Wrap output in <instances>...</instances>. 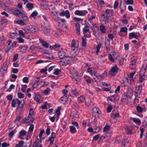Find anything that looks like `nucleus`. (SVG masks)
Listing matches in <instances>:
<instances>
[{"label": "nucleus", "mask_w": 147, "mask_h": 147, "mask_svg": "<svg viewBox=\"0 0 147 147\" xmlns=\"http://www.w3.org/2000/svg\"><path fill=\"white\" fill-rule=\"evenodd\" d=\"M36 28L32 26H28L25 27L23 30L26 34L33 33L36 32Z\"/></svg>", "instance_id": "1"}, {"label": "nucleus", "mask_w": 147, "mask_h": 147, "mask_svg": "<svg viewBox=\"0 0 147 147\" xmlns=\"http://www.w3.org/2000/svg\"><path fill=\"white\" fill-rule=\"evenodd\" d=\"M101 20L106 22H109V21H111L113 19V16L102 13L101 16Z\"/></svg>", "instance_id": "2"}, {"label": "nucleus", "mask_w": 147, "mask_h": 147, "mask_svg": "<svg viewBox=\"0 0 147 147\" xmlns=\"http://www.w3.org/2000/svg\"><path fill=\"white\" fill-rule=\"evenodd\" d=\"M41 27L42 30L45 34L48 35L49 34L50 29L47 22L46 23H43Z\"/></svg>", "instance_id": "3"}, {"label": "nucleus", "mask_w": 147, "mask_h": 147, "mask_svg": "<svg viewBox=\"0 0 147 147\" xmlns=\"http://www.w3.org/2000/svg\"><path fill=\"white\" fill-rule=\"evenodd\" d=\"M119 69L117 68L116 65H115L114 67H112L111 70L109 72V75L111 77H113L115 75L114 74L117 73Z\"/></svg>", "instance_id": "4"}, {"label": "nucleus", "mask_w": 147, "mask_h": 147, "mask_svg": "<svg viewBox=\"0 0 147 147\" xmlns=\"http://www.w3.org/2000/svg\"><path fill=\"white\" fill-rule=\"evenodd\" d=\"M51 13V16L52 18L55 20L57 21H59L60 20V19L58 17V15L54 9H52L50 10Z\"/></svg>", "instance_id": "5"}, {"label": "nucleus", "mask_w": 147, "mask_h": 147, "mask_svg": "<svg viewBox=\"0 0 147 147\" xmlns=\"http://www.w3.org/2000/svg\"><path fill=\"white\" fill-rule=\"evenodd\" d=\"M142 84H139L137 83L136 85L135 92L137 94H140L141 93L142 90Z\"/></svg>", "instance_id": "6"}, {"label": "nucleus", "mask_w": 147, "mask_h": 147, "mask_svg": "<svg viewBox=\"0 0 147 147\" xmlns=\"http://www.w3.org/2000/svg\"><path fill=\"white\" fill-rule=\"evenodd\" d=\"M129 94L127 93H125L123 94L122 97L121 101L123 103L127 102L128 101V98H129Z\"/></svg>", "instance_id": "7"}, {"label": "nucleus", "mask_w": 147, "mask_h": 147, "mask_svg": "<svg viewBox=\"0 0 147 147\" xmlns=\"http://www.w3.org/2000/svg\"><path fill=\"white\" fill-rule=\"evenodd\" d=\"M109 98L111 101H113L115 103H116L119 100V98L117 94H115L110 96Z\"/></svg>", "instance_id": "8"}, {"label": "nucleus", "mask_w": 147, "mask_h": 147, "mask_svg": "<svg viewBox=\"0 0 147 147\" xmlns=\"http://www.w3.org/2000/svg\"><path fill=\"white\" fill-rule=\"evenodd\" d=\"M7 67L6 65H3L0 69V76H3L7 72Z\"/></svg>", "instance_id": "9"}, {"label": "nucleus", "mask_w": 147, "mask_h": 147, "mask_svg": "<svg viewBox=\"0 0 147 147\" xmlns=\"http://www.w3.org/2000/svg\"><path fill=\"white\" fill-rule=\"evenodd\" d=\"M41 142V140H40L38 138H37L33 144L32 147H42Z\"/></svg>", "instance_id": "10"}, {"label": "nucleus", "mask_w": 147, "mask_h": 147, "mask_svg": "<svg viewBox=\"0 0 147 147\" xmlns=\"http://www.w3.org/2000/svg\"><path fill=\"white\" fill-rule=\"evenodd\" d=\"M131 83V80L128 78H125L123 80V85L124 87L129 86Z\"/></svg>", "instance_id": "11"}, {"label": "nucleus", "mask_w": 147, "mask_h": 147, "mask_svg": "<svg viewBox=\"0 0 147 147\" xmlns=\"http://www.w3.org/2000/svg\"><path fill=\"white\" fill-rule=\"evenodd\" d=\"M88 11L86 10H84L81 11L80 10H77L75 11L74 13L75 15L80 16H84L87 13Z\"/></svg>", "instance_id": "12"}, {"label": "nucleus", "mask_w": 147, "mask_h": 147, "mask_svg": "<svg viewBox=\"0 0 147 147\" xmlns=\"http://www.w3.org/2000/svg\"><path fill=\"white\" fill-rule=\"evenodd\" d=\"M102 13L110 15L111 16H113L114 15L113 10L112 9H107L105 12L103 11H102Z\"/></svg>", "instance_id": "13"}, {"label": "nucleus", "mask_w": 147, "mask_h": 147, "mask_svg": "<svg viewBox=\"0 0 147 147\" xmlns=\"http://www.w3.org/2000/svg\"><path fill=\"white\" fill-rule=\"evenodd\" d=\"M59 14L61 16H65L67 18H69L70 16L69 11L68 10H66L65 11H63L60 13Z\"/></svg>", "instance_id": "14"}, {"label": "nucleus", "mask_w": 147, "mask_h": 147, "mask_svg": "<svg viewBox=\"0 0 147 147\" xmlns=\"http://www.w3.org/2000/svg\"><path fill=\"white\" fill-rule=\"evenodd\" d=\"M71 59V58L68 57H65L63 59H62V62L64 63L68 64L69 63Z\"/></svg>", "instance_id": "15"}, {"label": "nucleus", "mask_w": 147, "mask_h": 147, "mask_svg": "<svg viewBox=\"0 0 147 147\" xmlns=\"http://www.w3.org/2000/svg\"><path fill=\"white\" fill-rule=\"evenodd\" d=\"M136 59L134 58H131V65L130 68L131 69H134L135 67V65L136 63Z\"/></svg>", "instance_id": "16"}, {"label": "nucleus", "mask_w": 147, "mask_h": 147, "mask_svg": "<svg viewBox=\"0 0 147 147\" xmlns=\"http://www.w3.org/2000/svg\"><path fill=\"white\" fill-rule=\"evenodd\" d=\"M58 55L60 59H63L65 57L66 53L63 51H59L58 52Z\"/></svg>", "instance_id": "17"}, {"label": "nucleus", "mask_w": 147, "mask_h": 147, "mask_svg": "<svg viewBox=\"0 0 147 147\" xmlns=\"http://www.w3.org/2000/svg\"><path fill=\"white\" fill-rule=\"evenodd\" d=\"M105 45L107 51H109L110 49V41L109 39L105 41Z\"/></svg>", "instance_id": "18"}, {"label": "nucleus", "mask_w": 147, "mask_h": 147, "mask_svg": "<svg viewBox=\"0 0 147 147\" xmlns=\"http://www.w3.org/2000/svg\"><path fill=\"white\" fill-rule=\"evenodd\" d=\"M73 76L74 77V78L73 80L74 81L75 80L77 82L76 83L78 84V82H80L81 80V78L80 77L78 74L77 73H76V75H75V76Z\"/></svg>", "instance_id": "19"}, {"label": "nucleus", "mask_w": 147, "mask_h": 147, "mask_svg": "<svg viewBox=\"0 0 147 147\" xmlns=\"http://www.w3.org/2000/svg\"><path fill=\"white\" fill-rule=\"evenodd\" d=\"M23 12H22L18 9H16L13 11V14L16 16H21Z\"/></svg>", "instance_id": "20"}, {"label": "nucleus", "mask_w": 147, "mask_h": 147, "mask_svg": "<svg viewBox=\"0 0 147 147\" xmlns=\"http://www.w3.org/2000/svg\"><path fill=\"white\" fill-rule=\"evenodd\" d=\"M80 26L79 23H76V34L77 35H80Z\"/></svg>", "instance_id": "21"}, {"label": "nucleus", "mask_w": 147, "mask_h": 147, "mask_svg": "<svg viewBox=\"0 0 147 147\" xmlns=\"http://www.w3.org/2000/svg\"><path fill=\"white\" fill-rule=\"evenodd\" d=\"M78 113L77 112L75 111H73L71 113L70 117L72 119L76 118L78 117Z\"/></svg>", "instance_id": "22"}, {"label": "nucleus", "mask_w": 147, "mask_h": 147, "mask_svg": "<svg viewBox=\"0 0 147 147\" xmlns=\"http://www.w3.org/2000/svg\"><path fill=\"white\" fill-rule=\"evenodd\" d=\"M21 17L22 19L24 21L28 22L29 21V19L26 16V14L23 12L22 14L21 15Z\"/></svg>", "instance_id": "23"}, {"label": "nucleus", "mask_w": 147, "mask_h": 147, "mask_svg": "<svg viewBox=\"0 0 147 147\" xmlns=\"http://www.w3.org/2000/svg\"><path fill=\"white\" fill-rule=\"evenodd\" d=\"M124 128L127 134H132L131 130L128 126L125 125L124 126Z\"/></svg>", "instance_id": "24"}, {"label": "nucleus", "mask_w": 147, "mask_h": 147, "mask_svg": "<svg viewBox=\"0 0 147 147\" xmlns=\"http://www.w3.org/2000/svg\"><path fill=\"white\" fill-rule=\"evenodd\" d=\"M129 39H131L133 38H134L136 39L138 38L137 35L134 32H133L130 33L129 34Z\"/></svg>", "instance_id": "25"}, {"label": "nucleus", "mask_w": 147, "mask_h": 147, "mask_svg": "<svg viewBox=\"0 0 147 147\" xmlns=\"http://www.w3.org/2000/svg\"><path fill=\"white\" fill-rule=\"evenodd\" d=\"M28 47L26 46H20L19 48L20 51L23 53H24L27 49Z\"/></svg>", "instance_id": "26"}, {"label": "nucleus", "mask_w": 147, "mask_h": 147, "mask_svg": "<svg viewBox=\"0 0 147 147\" xmlns=\"http://www.w3.org/2000/svg\"><path fill=\"white\" fill-rule=\"evenodd\" d=\"M56 138V136L54 132H52L51 134V136L49 138V140L48 141H49L50 140H54V139Z\"/></svg>", "instance_id": "27"}, {"label": "nucleus", "mask_w": 147, "mask_h": 147, "mask_svg": "<svg viewBox=\"0 0 147 147\" xmlns=\"http://www.w3.org/2000/svg\"><path fill=\"white\" fill-rule=\"evenodd\" d=\"M85 96L84 95H82L80 96L78 98V101L79 103H81L85 101Z\"/></svg>", "instance_id": "28"}, {"label": "nucleus", "mask_w": 147, "mask_h": 147, "mask_svg": "<svg viewBox=\"0 0 147 147\" xmlns=\"http://www.w3.org/2000/svg\"><path fill=\"white\" fill-rule=\"evenodd\" d=\"M69 71L73 76H75V75H76V74L77 73V71L74 67L71 68L69 69Z\"/></svg>", "instance_id": "29"}, {"label": "nucleus", "mask_w": 147, "mask_h": 147, "mask_svg": "<svg viewBox=\"0 0 147 147\" xmlns=\"http://www.w3.org/2000/svg\"><path fill=\"white\" fill-rule=\"evenodd\" d=\"M146 68H144L143 66L140 71L139 74L140 76L145 75V73L146 71Z\"/></svg>", "instance_id": "30"}, {"label": "nucleus", "mask_w": 147, "mask_h": 147, "mask_svg": "<svg viewBox=\"0 0 147 147\" xmlns=\"http://www.w3.org/2000/svg\"><path fill=\"white\" fill-rule=\"evenodd\" d=\"M89 26L87 25H86L85 27L83 28V32L84 33H86L88 32L90 33L91 32L89 31V29L88 28Z\"/></svg>", "instance_id": "31"}, {"label": "nucleus", "mask_w": 147, "mask_h": 147, "mask_svg": "<svg viewBox=\"0 0 147 147\" xmlns=\"http://www.w3.org/2000/svg\"><path fill=\"white\" fill-rule=\"evenodd\" d=\"M68 97L66 95H64L60 99V100L61 102H65L68 100Z\"/></svg>", "instance_id": "32"}, {"label": "nucleus", "mask_w": 147, "mask_h": 147, "mask_svg": "<svg viewBox=\"0 0 147 147\" xmlns=\"http://www.w3.org/2000/svg\"><path fill=\"white\" fill-rule=\"evenodd\" d=\"M82 46L83 47H85L86 46V38L85 36H83L82 38Z\"/></svg>", "instance_id": "33"}, {"label": "nucleus", "mask_w": 147, "mask_h": 147, "mask_svg": "<svg viewBox=\"0 0 147 147\" xmlns=\"http://www.w3.org/2000/svg\"><path fill=\"white\" fill-rule=\"evenodd\" d=\"M70 131L71 133L74 134L76 132V128L73 126L70 127Z\"/></svg>", "instance_id": "34"}, {"label": "nucleus", "mask_w": 147, "mask_h": 147, "mask_svg": "<svg viewBox=\"0 0 147 147\" xmlns=\"http://www.w3.org/2000/svg\"><path fill=\"white\" fill-rule=\"evenodd\" d=\"M131 119L134 121L136 123H137L139 125L141 123V121L139 119L136 118H131Z\"/></svg>", "instance_id": "35"}, {"label": "nucleus", "mask_w": 147, "mask_h": 147, "mask_svg": "<svg viewBox=\"0 0 147 147\" xmlns=\"http://www.w3.org/2000/svg\"><path fill=\"white\" fill-rule=\"evenodd\" d=\"M11 41L9 40L7 41V51H9L10 50V49H11V46L12 45V43H11Z\"/></svg>", "instance_id": "36"}, {"label": "nucleus", "mask_w": 147, "mask_h": 147, "mask_svg": "<svg viewBox=\"0 0 147 147\" xmlns=\"http://www.w3.org/2000/svg\"><path fill=\"white\" fill-rule=\"evenodd\" d=\"M86 105L87 106H89L91 102V99L90 98H87L85 100Z\"/></svg>", "instance_id": "37"}, {"label": "nucleus", "mask_w": 147, "mask_h": 147, "mask_svg": "<svg viewBox=\"0 0 147 147\" xmlns=\"http://www.w3.org/2000/svg\"><path fill=\"white\" fill-rule=\"evenodd\" d=\"M16 100L17 101V104L18 105V108L20 109L22 108L23 106V104H22L21 102L18 99H16Z\"/></svg>", "instance_id": "38"}, {"label": "nucleus", "mask_w": 147, "mask_h": 147, "mask_svg": "<svg viewBox=\"0 0 147 147\" xmlns=\"http://www.w3.org/2000/svg\"><path fill=\"white\" fill-rule=\"evenodd\" d=\"M124 2H122L121 1L120 4V7L121 9H125L126 7L125 0H124Z\"/></svg>", "instance_id": "39"}, {"label": "nucleus", "mask_w": 147, "mask_h": 147, "mask_svg": "<svg viewBox=\"0 0 147 147\" xmlns=\"http://www.w3.org/2000/svg\"><path fill=\"white\" fill-rule=\"evenodd\" d=\"M89 72L90 74L92 76L94 74V76H95V72L94 71L92 70L91 69L88 68L87 70Z\"/></svg>", "instance_id": "40"}, {"label": "nucleus", "mask_w": 147, "mask_h": 147, "mask_svg": "<svg viewBox=\"0 0 147 147\" xmlns=\"http://www.w3.org/2000/svg\"><path fill=\"white\" fill-rule=\"evenodd\" d=\"M17 104V101L16 99H13L12 101L11 106L12 107H15L16 106V104Z\"/></svg>", "instance_id": "41"}, {"label": "nucleus", "mask_w": 147, "mask_h": 147, "mask_svg": "<svg viewBox=\"0 0 147 147\" xmlns=\"http://www.w3.org/2000/svg\"><path fill=\"white\" fill-rule=\"evenodd\" d=\"M71 91L72 92L73 94L75 95H76L79 92V91L76 88L71 90Z\"/></svg>", "instance_id": "42"}, {"label": "nucleus", "mask_w": 147, "mask_h": 147, "mask_svg": "<svg viewBox=\"0 0 147 147\" xmlns=\"http://www.w3.org/2000/svg\"><path fill=\"white\" fill-rule=\"evenodd\" d=\"M17 24L23 26L25 25V23L22 20H18L16 22Z\"/></svg>", "instance_id": "43"}, {"label": "nucleus", "mask_w": 147, "mask_h": 147, "mask_svg": "<svg viewBox=\"0 0 147 147\" xmlns=\"http://www.w3.org/2000/svg\"><path fill=\"white\" fill-rule=\"evenodd\" d=\"M100 30L102 33H105L106 32V29L105 26L103 25L100 26Z\"/></svg>", "instance_id": "44"}, {"label": "nucleus", "mask_w": 147, "mask_h": 147, "mask_svg": "<svg viewBox=\"0 0 147 147\" xmlns=\"http://www.w3.org/2000/svg\"><path fill=\"white\" fill-rule=\"evenodd\" d=\"M24 142L23 141H20L19 142L18 144H16L15 147H21L24 144Z\"/></svg>", "instance_id": "45"}, {"label": "nucleus", "mask_w": 147, "mask_h": 147, "mask_svg": "<svg viewBox=\"0 0 147 147\" xmlns=\"http://www.w3.org/2000/svg\"><path fill=\"white\" fill-rule=\"evenodd\" d=\"M16 34L15 33H11L9 34V37L10 38L14 39L15 37Z\"/></svg>", "instance_id": "46"}, {"label": "nucleus", "mask_w": 147, "mask_h": 147, "mask_svg": "<svg viewBox=\"0 0 147 147\" xmlns=\"http://www.w3.org/2000/svg\"><path fill=\"white\" fill-rule=\"evenodd\" d=\"M41 43L42 45L45 47L47 48H48L49 47V44L48 43L46 42L42 41L41 42Z\"/></svg>", "instance_id": "47"}, {"label": "nucleus", "mask_w": 147, "mask_h": 147, "mask_svg": "<svg viewBox=\"0 0 147 147\" xmlns=\"http://www.w3.org/2000/svg\"><path fill=\"white\" fill-rule=\"evenodd\" d=\"M50 91V89L49 88H47L45 90H44L43 93L46 95H48Z\"/></svg>", "instance_id": "48"}, {"label": "nucleus", "mask_w": 147, "mask_h": 147, "mask_svg": "<svg viewBox=\"0 0 147 147\" xmlns=\"http://www.w3.org/2000/svg\"><path fill=\"white\" fill-rule=\"evenodd\" d=\"M26 6L28 8L32 9L33 8L34 4L32 3H28L27 4Z\"/></svg>", "instance_id": "49"}, {"label": "nucleus", "mask_w": 147, "mask_h": 147, "mask_svg": "<svg viewBox=\"0 0 147 147\" xmlns=\"http://www.w3.org/2000/svg\"><path fill=\"white\" fill-rule=\"evenodd\" d=\"M136 109L137 111L139 113H142L143 111L142 108L139 106H138L136 107Z\"/></svg>", "instance_id": "50"}, {"label": "nucleus", "mask_w": 147, "mask_h": 147, "mask_svg": "<svg viewBox=\"0 0 147 147\" xmlns=\"http://www.w3.org/2000/svg\"><path fill=\"white\" fill-rule=\"evenodd\" d=\"M19 35L20 37H24L25 36V34H26L25 32H23V31L22 30H20L19 31Z\"/></svg>", "instance_id": "51"}, {"label": "nucleus", "mask_w": 147, "mask_h": 147, "mask_svg": "<svg viewBox=\"0 0 147 147\" xmlns=\"http://www.w3.org/2000/svg\"><path fill=\"white\" fill-rule=\"evenodd\" d=\"M4 37L3 36H2L0 37V44L3 45L4 42Z\"/></svg>", "instance_id": "52"}, {"label": "nucleus", "mask_w": 147, "mask_h": 147, "mask_svg": "<svg viewBox=\"0 0 147 147\" xmlns=\"http://www.w3.org/2000/svg\"><path fill=\"white\" fill-rule=\"evenodd\" d=\"M26 135V131L24 130H22L20 132L19 136H22Z\"/></svg>", "instance_id": "53"}, {"label": "nucleus", "mask_w": 147, "mask_h": 147, "mask_svg": "<svg viewBox=\"0 0 147 147\" xmlns=\"http://www.w3.org/2000/svg\"><path fill=\"white\" fill-rule=\"evenodd\" d=\"M96 78H97V80H95V81H100L102 79V76L100 75H96L95 74V76Z\"/></svg>", "instance_id": "54"}, {"label": "nucleus", "mask_w": 147, "mask_h": 147, "mask_svg": "<svg viewBox=\"0 0 147 147\" xmlns=\"http://www.w3.org/2000/svg\"><path fill=\"white\" fill-rule=\"evenodd\" d=\"M101 47V43H99L97 46L96 47V53L98 54L99 52V50L100 48Z\"/></svg>", "instance_id": "55"}, {"label": "nucleus", "mask_w": 147, "mask_h": 147, "mask_svg": "<svg viewBox=\"0 0 147 147\" xmlns=\"http://www.w3.org/2000/svg\"><path fill=\"white\" fill-rule=\"evenodd\" d=\"M7 22V20L6 19L5 17H3L1 19V21L0 22V23L2 24V23L3 22L4 23H6Z\"/></svg>", "instance_id": "56"}, {"label": "nucleus", "mask_w": 147, "mask_h": 147, "mask_svg": "<svg viewBox=\"0 0 147 147\" xmlns=\"http://www.w3.org/2000/svg\"><path fill=\"white\" fill-rule=\"evenodd\" d=\"M18 54L16 53L13 56V59L12 61L13 62L16 61L18 59Z\"/></svg>", "instance_id": "57"}, {"label": "nucleus", "mask_w": 147, "mask_h": 147, "mask_svg": "<svg viewBox=\"0 0 147 147\" xmlns=\"http://www.w3.org/2000/svg\"><path fill=\"white\" fill-rule=\"evenodd\" d=\"M140 82H142L144 80L145 78V75L140 76Z\"/></svg>", "instance_id": "58"}, {"label": "nucleus", "mask_w": 147, "mask_h": 147, "mask_svg": "<svg viewBox=\"0 0 147 147\" xmlns=\"http://www.w3.org/2000/svg\"><path fill=\"white\" fill-rule=\"evenodd\" d=\"M18 96L19 98H22L24 97V94L23 93L20 92L18 94Z\"/></svg>", "instance_id": "59"}, {"label": "nucleus", "mask_w": 147, "mask_h": 147, "mask_svg": "<svg viewBox=\"0 0 147 147\" xmlns=\"http://www.w3.org/2000/svg\"><path fill=\"white\" fill-rule=\"evenodd\" d=\"M61 71L59 69H55V71L53 73V74L55 75H58L59 73Z\"/></svg>", "instance_id": "60"}, {"label": "nucleus", "mask_w": 147, "mask_h": 147, "mask_svg": "<svg viewBox=\"0 0 147 147\" xmlns=\"http://www.w3.org/2000/svg\"><path fill=\"white\" fill-rule=\"evenodd\" d=\"M108 37L110 39L113 40L115 36L113 34H109L108 35Z\"/></svg>", "instance_id": "61"}, {"label": "nucleus", "mask_w": 147, "mask_h": 147, "mask_svg": "<svg viewBox=\"0 0 147 147\" xmlns=\"http://www.w3.org/2000/svg\"><path fill=\"white\" fill-rule=\"evenodd\" d=\"M38 13L36 11L33 12L30 16L32 17H34L38 15Z\"/></svg>", "instance_id": "62"}, {"label": "nucleus", "mask_w": 147, "mask_h": 147, "mask_svg": "<svg viewBox=\"0 0 147 147\" xmlns=\"http://www.w3.org/2000/svg\"><path fill=\"white\" fill-rule=\"evenodd\" d=\"M134 3L133 0H127L126 3L127 5H132Z\"/></svg>", "instance_id": "63"}, {"label": "nucleus", "mask_w": 147, "mask_h": 147, "mask_svg": "<svg viewBox=\"0 0 147 147\" xmlns=\"http://www.w3.org/2000/svg\"><path fill=\"white\" fill-rule=\"evenodd\" d=\"M127 28L126 27L123 28L121 29L120 32H127Z\"/></svg>", "instance_id": "64"}]
</instances>
